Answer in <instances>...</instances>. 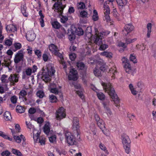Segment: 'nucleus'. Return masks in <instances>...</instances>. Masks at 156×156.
Here are the masks:
<instances>
[{"instance_id": "nucleus-31", "label": "nucleus", "mask_w": 156, "mask_h": 156, "mask_svg": "<svg viewBox=\"0 0 156 156\" xmlns=\"http://www.w3.org/2000/svg\"><path fill=\"white\" fill-rule=\"evenodd\" d=\"M27 7L25 5H23L21 6V11L23 15L25 17H27L28 16V13L26 12V10Z\"/></svg>"}, {"instance_id": "nucleus-48", "label": "nucleus", "mask_w": 156, "mask_h": 156, "mask_svg": "<svg viewBox=\"0 0 156 156\" xmlns=\"http://www.w3.org/2000/svg\"><path fill=\"white\" fill-rule=\"evenodd\" d=\"M13 137L17 143H19L21 142V139L19 136L14 135Z\"/></svg>"}, {"instance_id": "nucleus-44", "label": "nucleus", "mask_w": 156, "mask_h": 156, "mask_svg": "<svg viewBox=\"0 0 156 156\" xmlns=\"http://www.w3.org/2000/svg\"><path fill=\"white\" fill-rule=\"evenodd\" d=\"M5 44L7 46H10L12 43V39H7L5 41Z\"/></svg>"}, {"instance_id": "nucleus-19", "label": "nucleus", "mask_w": 156, "mask_h": 156, "mask_svg": "<svg viewBox=\"0 0 156 156\" xmlns=\"http://www.w3.org/2000/svg\"><path fill=\"white\" fill-rule=\"evenodd\" d=\"M7 31L9 33L14 32L16 31V28L15 26L13 24H10L6 27Z\"/></svg>"}, {"instance_id": "nucleus-27", "label": "nucleus", "mask_w": 156, "mask_h": 156, "mask_svg": "<svg viewBox=\"0 0 156 156\" xmlns=\"http://www.w3.org/2000/svg\"><path fill=\"white\" fill-rule=\"evenodd\" d=\"M96 93L97 95L99 100L103 101L105 99V96L103 93L101 92H96Z\"/></svg>"}, {"instance_id": "nucleus-3", "label": "nucleus", "mask_w": 156, "mask_h": 156, "mask_svg": "<svg viewBox=\"0 0 156 156\" xmlns=\"http://www.w3.org/2000/svg\"><path fill=\"white\" fill-rule=\"evenodd\" d=\"M48 47L49 50L51 52L60 58V63L62 64L63 68L65 69V72L67 73L68 72L67 70L66 69V65L64 61L62 55L59 52V50L57 46L54 44H51L49 45Z\"/></svg>"}, {"instance_id": "nucleus-22", "label": "nucleus", "mask_w": 156, "mask_h": 156, "mask_svg": "<svg viewBox=\"0 0 156 156\" xmlns=\"http://www.w3.org/2000/svg\"><path fill=\"white\" fill-rule=\"evenodd\" d=\"M107 3L106 1H105L104 3V12L105 15L109 14L110 13V10L109 6L108 5H105V4H107Z\"/></svg>"}, {"instance_id": "nucleus-57", "label": "nucleus", "mask_w": 156, "mask_h": 156, "mask_svg": "<svg viewBox=\"0 0 156 156\" xmlns=\"http://www.w3.org/2000/svg\"><path fill=\"white\" fill-rule=\"evenodd\" d=\"M10 152L8 151H5L3 152L1 155L2 156H8L10 154Z\"/></svg>"}, {"instance_id": "nucleus-32", "label": "nucleus", "mask_w": 156, "mask_h": 156, "mask_svg": "<svg viewBox=\"0 0 156 156\" xmlns=\"http://www.w3.org/2000/svg\"><path fill=\"white\" fill-rule=\"evenodd\" d=\"M77 7L78 9H83L85 7V3L83 2H80L78 3L77 5Z\"/></svg>"}, {"instance_id": "nucleus-12", "label": "nucleus", "mask_w": 156, "mask_h": 156, "mask_svg": "<svg viewBox=\"0 0 156 156\" xmlns=\"http://www.w3.org/2000/svg\"><path fill=\"white\" fill-rule=\"evenodd\" d=\"M36 37V34L32 30L28 31L26 35L27 40L30 41H33L35 38Z\"/></svg>"}, {"instance_id": "nucleus-51", "label": "nucleus", "mask_w": 156, "mask_h": 156, "mask_svg": "<svg viewBox=\"0 0 156 156\" xmlns=\"http://www.w3.org/2000/svg\"><path fill=\"white\" fill-rule=\"evenodd\" d=\"M56 137L55 135L49 137L50 141L51 143H53L55 141Z\"/></svg>"}, {"instance_id": "nucleus-62", "label": "nucleus", "mask_w": 156, "mask_h": 156, "mask_svg": "<svg viewBox=\"0 0 156 156\" xmlns=\"http://www.w3.org/2000/svg\"><path fill=\"white\" fill-rule=\"evenodd\" d=\"M42 57L44 61L46 62L48 60V57L47 54H44L43 55Z\"/></svg>"}, {"instance_id": "nucleus-23", "label": "nucleus", "mask_w": 156, "mask_h": 156, "mask_svg": "<svg viewBox=\"0 0 156 156\" xmlns=\"http://www.w3.org/2000/svg\"><path fill=\"white\" fill-rule=\"evenodd\" d=\"M147 37L149 38L150 37L151 31L152 24L150 23H147Z\"/></svg>"}, {"instance_id": "nucleus-47", "label": "nucleus", "mask_w": 156, "mask_h": 156, "mask_svg": "<svg viewBox=\"0 0 156 156\" xmlns=\"http://www.w3.org/2000/svg\"><path fill=\"white\" fill-rule=\"evenodd\" d=\"M80 16L82 17H86L87 16V13L85 11H83L80 12Z\"/></svg>"}, {"instance_id": "nucleus-45", "label": "nucleus", "mask_w": 156, "mask_h": 156, "mask_svg": "<svg viewBox=\"0 0 156 156\" xmlns=\"http://www.w3.org/2000/svg\"><path fill=\"white\" fill-rule=\"evenodd\" d=\"M19 94L20 97V96L22 97H24L27 95V92L25 90H23L20 91Z\"/></svg>"}, {"instance_id": "nucleus-4", "label": "nucleus", "mask_w": 156, "mask_h": 156, "mask_svg": "<svg viewBox=\"0 0 156 156\" xmlns=\"http://www.w3.org/2000/svg\"><path fill=\"white\" fill-rule=\"evenodd\" d=\"M121 139L126 152L128 154H129L130 151L131 143L129 137L126 134L123 133L121 135Z\"/></svg>"}, {"instance_id": "nucleus-7", "label": "nucleus", "mask_w": 156, "mask_h": 156, "mask_svg": "<svg viewBox=\"0 0 156 156\" xmlns=\"http://www.w3.org/2000/svg\"><path fill=\"white\" fill-rule=\"evenodd\" d=\"M65 135L68 143L70 145H73L76 143L75 139L71 133L66 131Z\"/></svg>"}, {"instance_id": "nucleus-43", "label": "nucleus", "mask_w": 156, "mask_h": 156, "mask_svg": "<svg viewBox=\"0 0 156 156\" xmlns=\"http://www.w3.org/2000/svg\"><path fill=\"white\" fill-rule=\"evenodd\" d=\"M50 100L51 102H55L57 101V98L55 96L52 95L50 96Z\"/></svg>"}, {"instance_id": "nucleus-15", "label": "nucleus", "mask_w": 156, "mask_h": 156, "mask_svg": "<svg viewBox=\"0 0 156 156\" xmlns=\"http://www.w3.org/2000/svg\"><path fill=\"white\" fill-rule=\"evenodd\" d=\"M133 27L131 24H128L125 25L124 27V30L123 31L126 36L128 33L131 32L133 30Z\"/></svg>"}, {"instance_id": "nucleus-29", "label": "nucleus", "mask_w": 156, "mask_h": 156, "mask_svg": "<svg viewBox=\"0 0 156 156\" xmlns=\"http://www.w3.org/2000/svg\"><path fill=\"white\" fill-rule=\"evenodd\" d=\"M55 86V84L51 85L50 87V92L53 93H54L55 94H57L58 93V91L56 87H53L52 86Z\"/></svg>"}, {"instance_id": "nucleus-37", "label": "nucleus", "mask_w": 156, "mask_h": 156, "mask_svg": "<svg viewBox=\"0 0 156 156\" xmlns=\"http://www.w3.org/2000/svg\"><path fill=\"white\" fill-rule=\"evenodd\" d=\"M37 97L40 98H42L44 95V92L42 90H39L37 93Z\"/></svg>"}, {"instance_id": "nucleus-26", "label": "nucleus", "mask_w": 156, "mask_h": 156, "mask_svg": "<svg viewBox=\"0 0 156 156\" xmlns=\"http://www.w3.org/2000/svg\"><path fill=\"white\" fill-rule=\"evenodd\" d=\"M101 55L105 56L108 58H111L112 57V53L110 52L104 51L101 53Z\"/></svg>"}, {"instance_id": "nucleus-9", "label": "nucleus", "mask_w": 156, "mask_h": 156, "mask_svg": "<svg viewBox=\"0 0 156 156\" xmlns=\"http://www.w3.org/2000/svg\"><path fill=\"white\" fill-rule=\"evenodd\" d=\"M122 61L124 64V67L126 72L129 73L131 71V68L129 61L125 57L122 58Z\"/></svg>"}, {"instance_id": "nucleus-49", "label": "nucleus", "mask_w": 156, "mask_h": 156, "mask_svg": "<svg viewBox=\"0 0 156 156\" xmlns=\"http://www.w3.org/2000/svg\"><path fill=\"white\" fill-rule=\"evenodd\" d=\"M136 40V38H134L133 39H126V43L127 44H130L132 42H133L135 41Z\"/></svg>"}, {"instance_id": "nucleus-13", "label": "nucleus", "mask_w": 156, "mask_h": 156, "mask_svg": "<svg viewBox=\"0 0 156 156\" xmlns=\"http://www.w3.org/2000/svg\"><path fill=\"white\" fill-rule=\"evenodd\" d=\"M94 118L98 126L100 128L102 129L103 128H104V122L102 119H100L99 115L98 114H95Z\"/></svg>"}, {"instance_id": "nucleus-35", "label": "nucleus", "mask_w": 156, "mask_h": 156, "mask_svg": "<svg viewBox=\"0 0 156 156\" xmlns=\"http://www.w3.org/2000/svg\"><path fill=\"white\" fill-rule=\"evenodd\" d=\"M109 72L110 73H112L111 77H113L115 73L117 72L116 67L115 66H113L112 68H110L109 70Z\"/></svg>"}, {"instance_id": "nucleus-38", "label": "nucleus", "mask_w": 156, "mask_h": 156, "mask_svg": "<svg viewBox=\"0 0 156 156\" xmlns=\"http://www.w3.org/2000/svg\"><path fill=\"white\" fill-rule=\"evenodd\" d=\"M14 46L15 48V50H14V51L20 49L22 47L21 44L19 43H15L14 44Z\"/></svg>"}, {"instance_id": "nucleus-18", "label": "nucleus", "mask_w": 156, "mask_h": 156, "mask_svg": "<svg viewBox=\"0 0 156 156\" xmlns=\"http://www.w3.org/2000/svg\"><path fill=\"white\" fill-rule=\"evenodd\" d=\"M0 79L2 83L5 84V85L7 87V84L9 81V77L5 74H3L2 75Z\"/></svg>"}, {"instance_id": "nucleus-41", "label": "nucleus", "mask_w": 156, "mask_h": 156, "mask_svg": "<svg viewBox=\"0 0 156 156\" xmlns=\"http://www.w3.org/2000/svg\"><path fill=\"white\" fill-rule=\"evenodd\" d=\"M130 60L133 62L134 63L137 62V60L135 56L133 54H131L130 56Z\"/></svg>"}, {"instance_id": "nucleus-61", "label": "nucleus", "mask_w": 156, "mask_h": 156, "mask_svg": "<svg viewBox=\"0 0 156 156\" xmlns=\"http://www.w3.org/2000/svg\"><path fill=\"white\" fill-rule=\"evenodd\" d=\"M36 112V109L34 108H30L29 110V112L32 114Z\"/></svg>"}, {"instance_id": "nucleus-50", "label": "nucleus", "mask_w": 156, "mask_h": 156, "mask_svg": "<svg viewBox=\"0 0 156 156\" xmlns=\"http://www.w3.org/2000/svg\"><path fill=\"white\" fill-rule=\"evenodd\" d=\"M76 57V55L73 53L69 55V57L70 60L72 61H73L75 60Z\"/></svg>"}, {"instance_id": "nucleus-55", "label": "nucleus", "mask_w": 156, "mask_h": 156, "mask_svg": "<svg viewBox=\"0 0 156 156\" xmlns=\"http://www.w3.org/2000/svg\"><path fill=\"white\" fill-rule=\"evenodd\" d=\"M36 134L37 135L34 136L33 138L35 141L37 142L39 139V135L38 133H37Z\"/></svg>"}, {"instance_id": "nucleus-25", "label": "nucleus", "mask_w": 156, "mask_h": 156, "mask_svg": "<svg viewBox=\"0 0 156 156\" xmlns=\"http://www.w3.org/2000/svg\"><path fill=\"white\" fill-rule=\"evenodd\" d=\"M4 119L6 121L10 120L12 119L10 113L9 112L6 111L5 112L4 115Z\"/></svg>"}, {"instance_id": "nucleus-39", "label": "nucleus", "mask_w": 156, "mask_h": 156, "mask_svg": "<svg viewBox=\"0 0 156 156\" xmlns=\"http://www.w3.org/2000/svg\"><path fill=\"white\" fill-rule=\"evenodd\" d=\"M17 97L15 95L12 96L10 98L11 102L13 104H15L17 102Z\"/></svg>"}, {"instance_id": "nucleus-16", "label": "nucleus", "mask_w": 156, "mask_h": 156, "mask_svg": "<svg viewBox=\"0 0 156 156\" xmlns=\"http://www.w3.org/2000/svg\"><path fill=\"white\" fill-rule=\"evenodd\" d=\"M38 76L46 82H48L50 80V76L48 73L43 72L41 75L39 74Z\"/></svg>"}, {"instance_id": "nucleus-52", "label": "nucleus", "mask_w": 156, "mask_h": 156, "mask_svg": "<svg viewBox=\"0 0 156 156\" xmlns=\"http://www.w3.org/2000/svg\"><path fill=\"white\" fill-rule=\"evenodd\" d=\"M68 18L67 17L62 16L61 18V22L63 23H65L68 20Z\"/></svg>"}, {"instance_id": "nucleus-24", "label": "nucleus", "mask_w": 156, "mask_h": 156, "mask_svg": "<svg viewBox=\"0 0 156 156\" xmlns=\"http://www.w3.org/2000/svg\"><path fill=\"white\" fill-rule=\"evenodd\" d=\"M68 38L70 41L73 40L75 38V36L73 31H70L68 33Z\"/></svg>"}, {"instance_id": "nucleus-64", "label": "nucleus", "mask_w": 156, "mask_h": 156, "mask_svg": "<svg viewBox=\"0 0 156 156\" xmlns=\"http://www.w3.org/2000/svg\"><path fill=\"white\" fill-rule=\"evenodd\" d=\"M26 123L27 127L30 129L32 128L33 127V126L32 125L30 122L28 123L26 121Z\"/></svg>"}, {"instance_id": "nucleus-46", "label": "nucleus", "mask_w": 156, "mask_h": 156, "mask_svg": "<svg viewBox=\"0 0 156 156\" xmlns=\"http://www.w3.org/2000/svg\"><path fill=\"white\" fill-rule=\"evenodd\" d=\"M48 72L49 73L50 75L52 76L54 74L55 71L54 69V67H51L50 69H49L48 68Z\"/></svg>"}, {"instance_id": "nucleus-36", "label": "nucleus", "mask_w": 156, "mask_h": 156, "mask_svg": "<svg viewBox=\"0 0 156 156\" xmlns=\"http://www.w3.org/2000/svg\"><path fill=\"white\" fill-rule=\"evenodd\" d=\"M94 73L96 76H99L101 75L100 70L96 67L95 68L94 70Z\"/></svg>"}, {"instance_id": "nucleus-59", "label": "nucleus", "mask_w": 156, "mask_h": 156, "mask_svg": "<svg viewBox=\"0 0 156 156\" xmlns=\"http://www.w3.org/2000/svg\"><path fill=\"white\" fill-rule=\"evenodd\" d=\"M77 31H78L77 34L79 35H81L83 34V31L82 29L79 28L77 30Z\"/></svg>"}, {"instance_id": "nucleus-63", "label": "nucleus", "mask_w": 156, "mask_h": 156, "mask_svg": "<svg viewBox=\"0 0 156 156\" xmlns=\"http://www.w3.org/2000/svg\"><path fill=\"white\" fill-rule=\"evenodd\" d=\"M119 46L122 47L124 48H125L126 47L127 44L126 43H124L121 42L119 43Z\"/></svg>"}, {"instance_id": "nucleus-34", "label": "nucleus", "mask_w": 156, "mask_h": 156, "mask_svg": "<svg viewBox=\"0 0 156 156\" xmlns=\"http://www.w3.org/2000/svg\"><path fill=\"white\" fill-rule=\"evenodd\" d=\"M52 25L54 28L56 29H59L61 26L60 23L57 21H54L52 22Z\"/></svg>"}, {"instance_id": "nucleus-2", "label": "nucleus", "mask_w": 156, "mask_h": 156, "mask_svg": "<svg viewBox=\"0 0 156 156\" xmlns=\"http://www.w3.org/2000/svg\"><path fill=\"white\" fill-rule=\"evenodd\" d=\"M101 85L105 92L108 93L113 100L115 105V106L118 108L119 106V100L111 84L110 83L106 84L105 83L102 82Z\"/></svg>"}, {"instance_id": "nucleus-33", "label": "nucleus", "mask_w": 156, "mask_h": 156, "mask_svg": "<svg viewBox=\"0 0 156 156\" xmlns=\"http://www.w3.org/2000/svg\"><path fill=\"white\" fill-rule=\"evenodd\" d=\"M12 152L13 154L17 156H22L23 155L21 153L19 150H17L12 149Z\"/></svg>"}, {"instance_id": "nucleus-11", "label": "nucleus", "mask_w": 156, "mask_h": 156, "mask_svg": "<svg viewBox=\"0 0 156 156\" xmlns=\"http://www.w3.org/2000/svg\"><path fill=\"white\" fill-rule=\"evenodd\" d=\"M9 77V82L12 85H14L15 83L18 82L19 81V76L18 74H11Z\"/></svg>"}, {"instance_id": "nucleus-5", "label": "nucleus", "mask_w": 156, "mask_h": 156, "mask_svg": "<svg viewBox=\"0 0 156 156\" xmlns=\"http://www.w3.org/2000/svg\"><path fill=\"white\" fill-rule=\"evenodd\" d=\"M79 120L76 117H74L72 122V128L73 132L75 133L77 136L79 134L80 131V126H79Z\"/></svg>"}, {"instance_id": "nucleus-30", "label": "nucleus", "mask_w": 156, "mask_h": 156, "mask_svg": "<svg viewBox=\"0 0 156 156\" xmlns=\"http://www.w3.org/2000/svg\"><path fill=\"white\" fill-rule=\"evenodd\" d=\"M16 111L20 113L24 112L25 110V108L20 105H17L16 108Z\"/></svg>"}, {"instance_id": "nucleus-40", "label": "nucleus", "mask_w": 156, "mask_h": 156, "mask_svg": "<svg viewBox=\"0 0 156 156\" xmlns=\"http://www.w3.org/2000/svg\"><path fill=\"white\" fill-rule=\"evenodd\" d=\"M32 69L30 68H28L26 69L25 70V73L26 75L28 76H30L31 75L32 73Z\"/></svg>"}, {"instance_id": "nucleus-1", "label": "nucleus", "mask_w": 156, "mask_h": 156, "mask_svg": "<svg viewBox=\"0 0 156 156\" xmlns=\"http://www.w3.org/2000/svg\"><path fill=\"white\" fill-rule=\"evenodd\" d=\"M95 34L94 37L95 39L94 43L100 46L99 50L102 51L105 50L108 48V45L105 44V41L103 40L102 38L108 34L110 32L102 31L99 33L96 28H95Z\"/></svg>"}, {"instance_id": "nucleus-8", "label": "nucleus", "mask_w": 156, "mask_h": 156, "mask_svg": "<svg viewBox=\"0 0 156 156\" xmlns=\"http://www.w3.org/2000/svg\"><path fill=\"white\" fill-rule=\"evenodd\" d=\"M66 115L64 108L61 107L56 112V118L57 120H61L65 118Z\"/></svg>"}, {"instance_id": "nucleus-20", "label": "nucleus", "mask_w": 156, "mask_h": 156, "mask_svg": "<svg viewBox=\"0 0 156 156\" xmlns=\"http://www.w3.org/2000/svg\"><path fill=\"white\" fill-rule=\"evenodd\" d=\"M50 123L49 122H47L43 127L44 131L47 135L49 134L50 131Z\"/></svg>"}, {"instance_id": "nucleus-58", "label": "nucleus", "mask_w": 156, "mask_h": 156, "mask_svg": "<svg viewBox=\"0 0 156 156\" xmlns=\"http://www.w3.org/2000/svg\"><path fill=\"white\" fill-rule=\"evenodd\" d=\"M35 54L37 56L38 58L41 57V51L38 50L35 51Z\"/></svg>"}, {"instance_id": "nucleus-53", "label": "nucleus", "mask_w": 156, "mask_h": 156, "mask_svg": "<svg viewBox=\"0 0 156 156\" xmlns=\"http://www.w3.org/2000/svg\"><path fill=\"white\" fill-rule=\"evenodd\" d=\"M113 15V16L116 18L118 20L120 21L121 20V19L119 17V14L116 12L114 11Z\"/></svg>"}, {"instance_id": "nucleus-14", "label": "nucleus", "mask_w": 156, "mask_h": 156, "mask_svg": "<svg viewBox=\"0 0 156 156\" xmlns=\"http://www.w3.org/2000/svg\"><path fill=\"white\" fill-rule=\"evenodd\" d=\"M109 103L110 101L109 100L107 99H105L104 101L102 102V104L103 105V107L107 112H108L110 114H111V112L109 107Z\"/></svg>"}, {"instance_id": "nucleus-42", "label": "nucleus", "mask_w": 156, "mask_h": 156, "mask_svg": "<svg viewBox=\"0 0 156 156\" xmlns=\"http://www.w3.org/2000/svg\"><path fill=\"white\" fill-rule=\"evenodd\" d=\"M77 67L80 69H84L85 65L83 62L77 63Z\"/></svg>"}, {"instance_id": "nucleus-28", "label": "nucleus", "mask_w": 156, "mask_h": 156, "mask_svg": "<svg viewBox=\"0 0 156 156\" xmlns=\"http://www.w3.org/2000/svg\"><path fill=\"white\" fill-rule=\"evenodd\" d=\"M98 19L99 17L98 16V12L96 10H94L93 12L92 20L94 21H95L98 20Z\"/></svg>"}, {"instance_id": "nucleus-6", "label": "nucleus", "mask_w": 156, "mask_h": 156, "mask_svg": "<svg viewBox=\"0 0 156 156\" xmlns=\"http://www.w3.org/2000/svg\"><path fill=\"white\" fill-rule=\"evenodd\" d=\"M24 55L23 51L22 50L19 51L15 55L14 58V61L16 64L20 62H23L24 61Z\"/></svg>"}, {"instance_id": "nucleus-17", "label": "nucleus", "mask_w": 156, "mask_h": 156, "mask_svg": "<svg viewBox=\"0 0 156 156\" xmlns=\"http://www.w3.org/2000/svg\"><path fill=\"white\" fill-rule=\"evenodd\" d=\"M119 5V9L121 10L124 9V7L127 2V0H116Z\"/></svg>"}, {"instance_id": "nucleus-56", "label": "nucleus", "mask_w": 156, "mask_h": 156, "mask_svg": "<svg viewBox=\"0 0 156 156\" xmlns=\"http://www.w3.org/2000/svg\"><path fill=\"white\" fill-rule=\"evenodd\" d=\"M76 92L77 94L82 99L84 98V96L83 93L81 91L78 90L76 91Z\"/></svg>"}, {"instance_id": "nucleus-10", "label": "nucleus", "mask_w": 156, "mask_h": 156, "mask_svg": "<svg viewBox=\"0 0 156 156\" xmlns=\"http://www.w3.org/2000/svg\"><path fill=\"white\" fill-rule=\"evenodd\" d=\"M69 73L68 76V79L69 80L75 81L77 79V72L71 67L69 69Z\"/></svg>"}, {"instance_id": "nucleus-54", "label": "nucleus", "mask_w": 156, "mask_h": 156, "mask_svg": "<svg viewBox=\"0 0 156 156\" xmlns=\"http://www.w3.org/2000/svg\"><path fill=\"white\" fill-rule=\"evenodd\" d=\"M45 138H40L38 141L41 144V145H44L45 143Z\"/></svg>"}, {"instance_id": "nucleus-21", "label": "nucleus", "mask_w": 156, "mask_h": 156, "mask_svg": "<svg viewBox=\"0 0 156 156\" xmlns=\"http://www.w3.org/2000/svg\"><path fill=\"white\" fill-rule=\"evenodd\" d=\"M54 6L55 7L57 6L58 7V11L59 12V14L60 15H62L63 12V11L64 8V7H63L62 5V3H59V4H57L56 3H55L54 5Z\"/></svg>"}, {"instance_id": "nucleus-60", "label": "nucleus", "mask_w": 156, "mask_h": 156, "mask_svg": "<svg viewBox=\"0 0 156 156\" xmlns=\"http://www.w3.org/2000/svg\"><path fill=\"white\" fill-rule=\"evenodd\" d=\"M39 20L41 27H44V18H40Z\"/></svg>"}]
</instances>
